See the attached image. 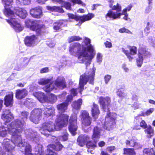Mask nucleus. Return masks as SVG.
<instances>
[{
	"label": "nucleus",
	"instance_id": "nucleus-51",
	"mask_svg": "<svg viewBox=\"0 0 155 155\" xmlns=\"http://www.w3.org/2000/svg\"><path fill=\"white\" fill-rule=\"evenodd\" d=\"M119 32L121 33H127L128 34H131V32L128 29L124 27L121 28L119 29Z\"/></svg>",
	"mask_w": 155,
	"mask_h": 155
},
{
	"label": "nucleus",
	"instance_id": "nucleus-11",
	"mask_svg": "<svg viewBox=\"0 0 155 155\" xmlns=\"http://www.w3.org/2000/svg\"><path fill=\"white\" fill-rule=\"evenodd\" d=\"M79 117L82 120V127L85 132H87L91 130L90 127L86 129L87 127L89 126L91 123V118L89 115V113L85 110H81Z\"/></svg>",
	"mask_w": 155,
	"mask_h": 155
},
{
	"label": "nucleus",
	"instance_id": "nucleus-25",
	"mask_svg": "<svg viewBox=\"0 0 155 155\" xmlns=\"http://www.w3.org/2000/svg\"><path fill=\"white\" fill-rule=\"evenodd\" d=\"M30 14L34 18H40L42 13L41 9L38 7L31 8L30 11Z\"/></svg>",
	"mask_w": 155,
	"mask_h": 155
},
{
	"label": "nucleus",
	"instance_id": "nucleus-36",
	"mask_svg": "<svg viewBox=\"0 0 155 155\" xmlns=\"http://www.w3.org/2000/svg\"><path fill=\"white\" fill-rule=\"evenodd\" d=\"M68 106L67 104L64 102L57 105V108L59 111L64 112L67 109Z\"/></svg>",
	"mask_w": 155,
	"mask_h": 155
},
{
	"label": "nucleus",
	"instance_id": "nucleus-55",
	"mask_svg": "<svg viewBox=\"0 0 155 155\" xmlns=\"http://www.w3.org/2000/svg\"><path fill=\"white\" fill-rule=\"evenodd\" d=\"M104 44L107 48H110L112 47V43L109 41H106V42L104 43Z\"/></svg>",
	"mask_w": 155,
	"mask_h": 155
},
{
	"label": "nucleus",
	"instance_id": "nucleus-2",
	"mask_svg": "<svg viewBox=\"0 0 155 155\" xmlns=\"http://www.w3.org/2000/svg\"><path fill=\"white\" fill-rule=\"evenodd\" d=\"M14 118L12 114L9 109H6L3 111V114L2 116V118L5 122L4 125L0 127V136L5 137L7 134V132L12 136V140L15 141L16 138L20 140L21 133H19L18 129L15 125L13 127H10L11 123L9 124L8 123L12 120Z\"/></svg>",
	"mask_w": 155,
	"mask_h": 155
},
{
	"label": "nucleus",
	"instance_id": "nucleus-12",
	"mask_svg": "<svg viewBox=\"0 0 155 155\" xmlns=\"http://www.w3.org/2000/svg\"><path fill=\"white\" fill-rule=\"evenodd\" d=\"M68 17V21L72 22L71 20H74L78 21H80L81 23L84 22L91 20L94 16V15L92 14H88L87 15H84L82 16L77 15H74L73 14L68 13L67 14Z\"/></svg>",
	"mask_w": 155,
	"mask_h": 155
},
{
	"label": "nucleus",
	"instance_id": "nucleus-53",
	"mask_svg": "<svg viewBox=\"0 0 155 155\" xmlns=\"http://www.w3.org/2000/svg\"><path fill=\"white\" fill-rule=\"evenodd\" d=\"M71 4L68 2H65L64 4V7L67 9L70 10L71 8Z\"/></svg>",
	"mask_w": 155,
	"mask_h": 155
},
{
	"label": "nucleus",
	"instance_id": "nucleus-35",
	"mask_svg": "<svg viewBox=\"0 0 155 155\" xmlns=\"http://www.w3.org/2000/svg\"><path fill=\"white\" fill-rule=\"evenodd\" d=\"M47 101L45 102H49L52 104L55 102L57 100V97L56 96L53 94H51L48 96L47 97Z\"/></svg>",
	"mask_w": 155,
	"mask_h": 155
},
{
	"label": "nucleus",
	"instance_id": "nucleus-18",
	"mask_svg": "<svg viewBox=\"0 0 155 155\" xmlns=\"http://www.w3.org/2000/svg\"><path fill=\"white\" fill-rule=\"evenodd\" d=\"M82 49L81 45L79 43L75 42L71 44L69 47V51L70 53L71 54H73L75 52L77 53L78 54V58L79 59L82 57H84L83 56H80L81 51Z\"/></svg>",
	"mask_w": 155,
	"mask_h": 155
},
{
	"label": "nucleus",
	"instance_id": "nucleus-27",
	"mask_svg": "<svg viewBox=\"0 0 155 155\" xmlns=\"http://www.w3.org/2000/svg\"><path fill=\"white\" fill-rule=\"evenodd\" d=\"M136 139L135 137H132V138L129 140H126V143L128 146L134 147L136 149H138L141 147V145L137 142Z\"/></svg>",
	"mask_w": 155,
	"mask_h": 155
},
{
	"label": "nucleus",
	"instance_id": "nucleus-30",
	"mask_svg": "<svg viewBox=\"0 0 155 155\" xmlns=\"http://www.w3.org/2000/svg\"><path fill=\"white\" fill-rule=\"evenodd\" d=\"M42 111L45 117H52L55 115V109L53 107L50 108H45L43 109Z\"/></svg>",
	"mask_w": 155,
	"mask_h": 155
},
{
	"label": "nucleus",
	"instance_id": "nucleus-33",
	"mask_svg": "<svg viewBox=\"0 0 155 155\" xmlns=\"http://www.w3.org/2000/svg\"><path fill=\"white\" fill-rule=\"evenodd\" d=\"M82 100L81 98L79 99L77 101L74 102L72 104V106L73 110H80L81 108V105L82 104Z\"/></svg>",
	"mask_w": 155,
	"mask_h": 155
},
{
	"label": "nucleus",
	"instance_id": "nucleus-57",
	"mask_svg": "<svg viewBox=\"0 0 155 155\" xmlns=\"http://www.w3.org/2000/svg\"><path fill=\"white\" fill-rule=\"evenodd\" d=\"M154 110V109L152 108L148 110L146 112L145 114L146 115L148 116L150 115L151 114Z\"/></svg>",
	"mask_w": 155,
	"mask_h": 155
},
{
	"label": "nucleus",
	"instance_id": "nucleus-49",
	"mask_svg": "<svg viewBox=\"0 0 155 155\" xmlns=\"http://www.w3.org/2000/svg\"><path fill=\"white\" fill-rule=\"evenodd\" d=\"M24 104L26 105L28 108H30L33 107L34 104V102H31V100L29 99L26 101L24 103Z\"/></svg>",
	"mask_w": 155,
	"mask_h": 155
},
{
	"label": "nucleus",
	"instance_id": "nucleus-28",
	"mask_svg": "<svg viewBox=\"0 0 155 155\" xmlns=\"http://www.w3.org/2000/svg\"><path fill=\"white\" fill-rule=\"evenodd\" d=\"M91 114L94 119H96L100 113L98 106L97 104L93 103L91 106Z\"/></svg>",
	"mask_w": 155,
	"mask_h": 155
},
{
	"label": "nucleus",
	"instance_id": "nucleus-56",
	"mask_svg": "<svg viewBox=\"0 0 155 155\" xmlns=\"http://www.w3.org/2000/svg\"><path fill=\"white\" fill-rule=\"evenodd\" d=\"M97 59L98 62H101L102 61V56L100 53H98L97 54Z\"/></svg>",
	"mask_w": 155,
	"mask_h": 155
},
{
	"label": "nucleus",
	"instance_id": "nucleus-15",
	"mask_svg": "<svg viewBox=\"0 0 155 155\" xmlns=\"http://www.w3.org/2000/svg\"><path fill=\"white\" fill-rule=\"evenodd\" d=\"M42 113V110L40 108L35 109L33 110L30 116V120L33 123L37 124L40 119Z\"/></svg>",
	"mask_w": 155,
	"mask_h": 155
},
{
	"label": "nucleus",
	"instance_id": "nucleus-58",
	"mask_svg": "<svg viewBox=\"0 0 155 155\" xmlns=\"http://www.w3.org/2000/svg\"><path fill=\"white\" fill-rule=\"evenodd\" d=\"M14 19H15L12 18L10 19H6V20L9 24L13 25L14 22L15 21L14 20Z\"/></svg>",
	"mask_w": 155,
	"mask_h": 155
},
{
	"label": "nucleus",
	"instance_id": "nucleus-7",
	"mask_svg": "<svg viewBox=\"0 0 155 155\" xmlns=\"http://www.w3.org/2000/svg\"><path fill=\"white\" fill-rule=\"evenodd\" d=\"M66 87L65 82L64 78L59 77L54 82H52L50 84H47L43 89L46 92H50L54 89L56 90L57 88L62 89Z\"/></svg>",
	"mask_w": 155,
	"mask_h": 155
},
{
	"label": "nucleus",
	"instance_id": "nucleus-29",
	"mask_svg": "<svg viewBox=\"0 0 155 155\" xmlns=\"http://www.w3.org/2000/svg\"><path fill=\"white\" fill-rule=\"evenodd\" d=\"M28 93V91L25 89H18L16 91L15 97L18 99H21L26 96Z\"/></svg>",
	"mask_w": 155,
	"mask_h": 155
},
{
	"label": "nucleus",
	"instance_id": "nucleus-26",
	"mask_svg": "<svg viewBox=\"0 0 155 155\" xmlns=\"http://www.w3.org/2000/svg\"><path fill=\"white\" fill-rule=\"evenodd\" d=\"M37 39L35 35L26 36L24 39L25 44L26 46L30 47L35 43V40Z\"/></svg>",
	"mask_w": 155,
	"mask_h": 155
},
{
	"label": "nucleus",
	"instance_id": "nucleus-42",
	"mask_svg": "<svg viewBox=\"0 0 155 155\" xmlns=\"http://www.w3.org/2000/svg\"><path fill=\"white\" fill-rule=\"evenodd\" d=\"M124 153L126 155H135L134 150L132 148L126 149L124 150Z\"/></svg>",
	"mask_w": 155,
	"mask_h": 155
},
{
	"label": "nucleus",
	"instance_id": "nucleus-10",
	"mask_svg": "<svg viewBox=\"0 0 155 155\" xmlns=\"http://www.w3.org/2000/svg\"><path fill=\"white\" fill-rule=\"evenodd\" d=\"M116 114L115 113H107L104 123V128L107 130H110L114 127L115 124Z\"/></svg>",
	"mask_w": 155,
	"mask_h": 155
},
{
	"label": "nucleus",
	"instance_id": "nucleus-21",
	"mask_svg": "<svg viewBox=\"0 0 155 155\" xmlns=\"http://www.w3.org/2000/svg\"><path fill=\"white\" fill-rule=\"evenodd\" d=\"M68 20L60 19L54 22L53 25V28L56 31H58L62 27L67 26L66 22Z\"/></svg>",
	"mask_w": 155,
	"mask_h": 155
},
{
	"label": "nucleus",
	"instance_id": "nucleus-47",
	"mask_svg": "<svg viewBox=\"0 0 155 155\" xmlns=\"http://www.w3.org/2000/svg\"><path fill=\"white\" fill-rule=\"evenodd\" d=\"M112 10H116L117 12H120L121 10V7L117 3L116 5H114L112 8Z\"/></svg>",
	"mask_w": 155,
	"mask_h": 155
},
{
	"label": "nucleus",
	"instance_id": "nucleus-61",
	"mask_svg": "<svg viewBox=\"0 0 155 155\" xmlns=\"http://www.w3.org/2000/svg\"><path fill=\"white\" fill-rule=\"evenodd\" d=\"M48 71V68H42L40 70V73H46Z\"/></svg>",
	"mask_w": 155,
	"mask_h": 155
},
{
	"label": "nucleus",
	"instance_id": "nucleus-46",
	"mask_svg": "<svg viewBox=\"0 0 155 155\" xmlns=\"http://www.w3.org/2000/svg\"><path fill=\"white\" fill-rule=\"evenodd\" d=\"M68 138V134L66 132H65L63 134L59 137V140L61 141H66Z\"/></svg>",
	"mask_w": 155,
	"mask_h": 155
},
{
	"label": "nucleus",
	"instance_id": "nucleus-43",
	"mask_svg": "<svg viewBox=\"0 0 155 155\" xmlns=\"http://www.w3.org/2000/svg\"><path fill=\"white\" fill-rule=\"evenodd\" d=\"M16 2L18 4L21 5H27L30 2V0H16Z\"/></svg>",
	"mask_w": 155,
	"mask_h": 155
},
{
	"label": "nucleus",
	"instance_id": "nucleus-14",
	"mask_svg": "<svg viewBox=\"0 0 155 155\" xmlns=\"http://www.w3.org/2000/svg\"><path fill=\"white\" fill-rule=\"evenodd\" d=\"M27 139L33 143H38L39 140V136L36 131L32 129H28L25 131Z\"/></svg>",
	"mask_w": 155,
	"mask_h": 155
},
{
	"label": "nucleus",
	"instance_id": "nucleus-50",
	"mask_svg": "<svg viewBox=\"0 0 155 155\" xmlns=\"http://www.w3.org/2000/svg\"><path fill=\"white\" fill-rule=\"evenodd\" d=\"M73 99V96L71 95H69L67 97L66 100L64 102L68 105L69 103L71 102Z\"/></svg>",
	"mask_w": 155,
	"mask_h": 155
},
{
	"label": "nucleus",
	"instance_id": "nucleus-64",
	"mask_svg": "<svg viewBox=\"0 0 155 155\" xmlns=\"http://www.w3.org/2000/svg\"><path fill=\"white\" fill-rule=\"evenodd\" d=\"M132 99L133 100L137 101L138 99V97L136 95L134 94L133 95Z\"/></svg>",
	"mask_w": 155,
	"mask_h": 155
},
{
	"label": "nucleus",
	"instance_id": "nucleus-5",
	"mask_svg": "<svg viewBox=\"0 0 155 155\" xmlns=\"http://www.w3.org/2000/svg\"><path fill=\"white\" fill-rule=\"evenodd\" d=\"M40 20H27L25 23L26 26L31 30L36 32V35L40 36L45 31L46 28L44 25L41 24Z\"/></svg>",
	"mask_w": 155,
	"mask_h": 155
},
{
	"label": "nucleus",
	"instance_id": "nucleus-4",
	"mask_svg": "<svg viewBox=\"0 0 155 155\" xmlns=\"http://www.w3.org/2000/svg\"><path fill=\"white\" fill-rule=\"evenodd\" d=\"M95 71V68H90L88 72H86L81 75L80 78L79 87L76 89L73 88L71 89L70 91V95L73 97L75 96L78 94V92H79L81 94V92L84 90V86L86 84L87 81H89V84L93 85Z\"/></svg>",
	"mask_w": 155,
	"mask_h": 155
},
{
	"label": "nucleus",
	"instance_id": "nucleus-40",
	"mask_svg": "<svg viewBox=\"0 0 155 155\" xmlns=\"http://www.w3.org/2000/svg\"><path fill=\"white\" fill-rule=\"evenodd\" d=\"M13 26V28L16 32H20L23 30L21 25L16 21L14 22Z\"/></svg>",
	"mask_w": 155,
	"mask_h": 155
},
{
	"label": "nucleus",
	"instance_id": "nucleus-20",
	"mask_svg": "<svg viewBox=\"0 0 155 155\" xmlns=\"http://www.w3.org/2000/svg\"><path fill=\"white\" fill-rule=\"evenodd\" d=\"M102 131V129L100 125H98L94 127L92 138L95 143L97 142L98 139L100 138L101 133Z\"/></svg>",
	"mask_w": 155,
	"mask_h": 155
},
{
	"label": "nucleus",
	"instance_id": "nucleus-19",
	"mask_svg": "<svg viewBox=\"0 0 155 155\" xmlns=\"http://www.w3.org/2000/svg\"><path fill=\"white\" fill-rule=\"evenodd\" d=\"M99 102L104 110L108 112L110 107V103L111 100L110 98L108 97H101L99 98Z\"/></svg>",
	"mask_w": 155,
	"mask_h": 155
},
{
	"label": "nucleus",
	"instance_id": "nucleus-32",
	"mask_svg": "<svg viewBox=\"0 0 155 155\" xmlns=\"http://www.w3.org/2000/svg\"><path fill=\"white\" fill-rule=\"evenodd\" d=\"M34 96L40 101L41 102H45L47 96L41 92H35L33 93Z\"/></svg>",
	"mask_w": 155,
	"mask_h": 155
},
{
	"label": "nucleus",
	"instance_id": "nucleus-38",
	"mask_svg": "<svg viewBox=\"0 0 155 155\" xmlns=\"http://www.w3.org/2000/svg\"><path fill=\"white\" fill-rule=\"evenodd\" d=\"M49 9L53 12L54 11L61 13H63L64 12V11L62 8L60 6H53L50 7Z\"/></svg>",
	"mask_w": 155,
	"mask_h": 155
},
{
	"label": "nucleus",
	"instance_id": "nucleus-63",
	"mask_svg": "<svg viewBox=\"0 0 155 155\" xmlns=\"http://www.w3.org/2000/svg\"><path fill=\"white\" fill-rule=\"evenodd\" d=\"M105 143L104 141H101L98 143V145L100 147L104 146L105 145Z\"/></svg>",
	"mask_w": 155,
	"mask_h": 155
},
{
	"label": "nucleus",
	"instance_id": "nucleus-8",
	"mask_svg": "<svg viewBox=\"0 0 155 155\" xmlns=\"http://www.w3.org/2000/svg\"><path fill=\"white\" fill-rule=\"evenodd\" d=\"M89 137L85 135L81 134L80 135L77 139V142L78 144L81 146H83L86 143V146L88 148L87 151L91 153H93V150L96 147L95 143H93L91 141L88 142Z\"/></svg>",
	"mask_w": 155,
	"mask_h": 155
},
{
	"label": "nucleus",
	"instance_id": "nucleus-60",
	"mask_svg": "<svg viewBox=\"0 0 155 155\" xmlns=\"http://www.w3.org/2000/svg\"><path fill=\"white\" fill-rule=\"evenodd\" d=\"M66 94L67 93L66 92L64 91L61 94L59 95L58 97L59 98L63 99L65 97Z\"/></svg>",
	"mask_w": 155,
	"mask_h": 155
},
{
	"label": "nucleus",
	"instance_id": "nucleus-44",
	"mask_svg": "<svg viewBox=\"0 0 155 155\" xmlns=\"http://www.w3.org/2000/svg\"><path fill=\"white\" fill-rule=\"evenodd\" d=\"M51 80L49 79H45L42 78L40 79L38 81V83L40 85H44L50 82Z\"/></svg>",
	"mask_w": 155,
	"mask_h": 155
},
{
	"label": "nucleus",
	"instance_id": "nucleus-24",
	"mask_svg": "<svg viewBox=\"0 0 155 155\" xmlns=\"http://www.w3.org/2000/svg\"><path fill=\"white\" fill-rule=\"evenodd\" d=\"M146 51L143 50H140L138 51V58L137 59V64L138 67H141L143 61V57L146 56Z\"/></svg>",
	"mask_w": 155,
	"mask_h": 155
},
{
	"label": "nucleus",
	"instance_id": "nucleus-41",
	"mask_svg": "<svg viewBox=\"0 0 155 155\" xmlns=\"http://www.w3.org/2000/svg\"><path fill=\"white\" fill-rule=\"evenodd\" d=\"M82 39V38L78 36H72L69 37L68 39V42L69 43H71V42L79 41Z\"/></svg>",
	"mask_w": 155,
	"mask_h": 155
},
{
	"label": "nucleus",
	"instance_id": "nucleus-45",
	"mask_svg": "<svg viewBox=\"0 0 155 155\" xmlns=\"http://www.w3.org/2000/svg\"><path fill=\"white\" fill-rule=\"evenodd\" d=\"M123 51L127 56L129 61H132L134 59V57L132 56L131 54H130L128 50L124 49L123 50Z\"/></svg>",
	"mask_w": 155,
	"mask_h": 155
},
{
	"label": "nucleus",
	"instance_id": "nucleus-31",
	"mask_svg": "<svg viewBox=\"0 0 155 155\" xmlns=\"http://www.w3.org/2000/svg\"><path fill=\"white\" fill-rule=\"evenodd\" d=\"M13 94L12 93H11L8 94L6 95L5 98V104L7 106H12L13 104Z\"/></svg>",
	"mask_w": 155,
	"mask_h": 155
},
{
	"label": "nucleus",
	"instance_id": "nucleus-52",
	"mask_svg": "<svg viewBox=\"0 0 155 155\" xmlns=\"http://www.w3.org/2000/svg\"><path fill=\"white\" fill-rule=\"evenodd\" d=\"M111 78V76L109 75H107L104 77L105 83L106 84H107Z\"/></svg>",
	"mask_w": 155,
	"mask_h": 155
},
{
	"label": "nucleus",
	"instance_id": "nucleus-37",
	"mask_svg": "<svg viewBox=\"0 0 155 155\" xmlns=\"http://www.w3.org/2000/svg\"><path fill=\"white\" fill-rule=\"evenodd\" d=\"M144 155H155L154 148L145 149L143 150Z\"/></svg>",
	"mask_w": 155,
	"mask_h": 155
},
{
	"label": "nucleus",
	"instance_id": "nucleus-13",
	"mask_svg": "<svg viewBox=\"0 0 155 155\" xmlns=\"http://www.w3.org/2000/svg\"><path fill=\"white\" fill-rule=\"evenodd\" d=\"M15 14L21 18L24 19L26 17L27 12L24 9L17 7L15 8L13 10H11L5 16L8 17L14 15Z\"/></svg>",
	"mask_w": 155,
	"mask_h": 155
},
{
	"label": "nucleus",
	"instance_id": "nucleus-22",
	"mask_svg": "<svg viewBox=\"0 0 155 155\" xmlns=\"http://www.w3.org/2000/svg\"><path fill=\"white\" fill-rule=\"evenodd\" d=\"M2 2L4 5V8L3 11L4 14L6 15L11 10L13 0H2Z\"/></svg>",
	"mask_w": 155,
	"mask_h": 155
},
{
	"label": "nucleus",
	"instance_id": "nucleus-59",
	"mask_svg": "<svg viewBox=\"0 0 155 155\" xmlns=\"http://www.w3.org/2000/svg\"><path fill=\"white\" fill-rule=\"evenodd\" d=\"M139 104L137 102H134V103L131 105L132 107L134 108L135 109H138L139 107Z\"/></svg>",
	"mask_w": 155,
	"mask_h": 155
},
{
	"label": "nucleus",
	"instance_id": "nucleus-48",
	"mask_svg": "<svg viewBox=\"0 0 155 155\" xmlns=\"http://www.w3.org/2000/svg\"><path fill=\"white\" fill-rule=\"evenodd\" d=\"M129 49L130 51L129 53L131 54V55H134L136 54L137 48L136 46H130Z\"/></svg>",
	"mask_w": 155,
	"mask_h": 155
},
{
	"label": "nucleus",
	"instance_id": "nucleus-9",
	"mask_svg": "<svg viewBox=\"0 0 155 155\" xmlns=\"http://www.w3.org/2000/svg\"><path fill=\"white\" fill-rule=\"evenodd\" d=\"M29 115V113L26 111H23L21 113V118L22 120L19 119H16L15 121L11 123L10 127H13L14 125L18 129L19 133H22L23 130V126L24 125L25 122L27 120L28 117Z\"/></svg>",
	"mask_w": 155,
	"mask_h": 155
},
{
	"label": "nucleus",
	"instance_id": "nucleus-17",
	"mask_svg": "<svg viewBox=\"0 0 155 155\" xmlns=\"http://www.w3.org/2000/svg\"><path fill=\"white\" fill-rule=\"evenodd\" d=\"M51 141L55 144H50L48 146L47 150L53 151V150L58 151L60 150L63 147V145L61 144L58 140V138L54 136H52L51 138Z\"/></svg>",
	"mask_w": 155,
	"mask_h": 155
},
{
	"label": "nucleus",
	"instance_id": "nucleus-23",
	"mask_svg": "<svg viewBox=\"0 0 155 155\" xmlns=\"http://www.w3.org/2000/svg\"><path fill=\"white\" fill-rule=\"evenodd\" d=\"M122 14L114 12L111 9H110L108 11L107 13L105 15V17L106 19L109 18L114 20L120 18Z\"/></svg>",
	"mask_w": 155,
	"mask_h": 155
},
{
	"label": "nucleus",
	"instance_id": "nucleus-1",
	"mask_svg": "<svg viewBox=\"0 0 155 155\" xmlns=\"http://www.w3.org/2000/svg\"><path fill=\"white\" fill-rule=\"evenodd\" d=\"M2 145L3 149L8 152H10L14 149L15 146H17L19 147H24L25 155H33L31 153L32 149L31 146L23 140L21 139V134L20 140L16 138V140L15 141L12 140V137L11 140L8 138L5 139ZM34 150L35 152V155H44V153L41 144H37L34 149Z\"/></svg>",
	"mask_w": 155,
	"mask_h": 155
},
{
	"label": "nucleus",
	"instance_id": "nucleus-3",
	"mask_svg": "<svg viewBox=\"0 0 155 155\" xmlns=\"http://www.w3.org/2000/svg\"><path fill=\"white\" fill-rule=\"evenodd\" d=\"M68 116L59 113L55 119L56 126L52 121H48L42 124L40 131L41 134L47 136L48 132L54 131L55 130H59L60 128L66 126L68 124Z\"/></svg>",
	"mask_w": 155,
	"mask_h": 155
},
{
	"label": "nucleus",
	"instance_id": "nucleus-34",
	"mask_svg": "<svg viewBox=\"0 0 155 155\" xmlns=\"http://www.w3.org/2000/svg\"><path fill=\"white\" fill-rule=\"evenodd\" d=\"M146 128L144 131L147 134V137L148 138H150L154 135L153 130L150 126H148Z\"/></svg>",
	"mask_w": 155,
	"mask_h": 155
},
{
	"label": "nucleus",
	"instance_id": "nucleus-6",
	"mask_svg": "<svg viewBox=\"0 0 155 155\" xmlns=\"http://www.w3.org/2000/svg\"><path fill=\"white\" fill-rule=\"evenodd\" d=\"M83 42L84 43V45H81L82 50L80 56H82L84 57H88L92 59L95 55V52L93 47L91 44L90 39L88 38L85 37Z\"/></svg>",
	"mask_w": 155,
	"mask_h": 155
},
{
	"label": "nucleus",
	"instance_id": "nucleus-54",
	"mask_svg": "<svg viewBox=\"0 0 155 155\" xmlns=\"http://www.w3.org/2000/svg\"><path fill=\"white\" fill-rule=\"evenodd\" d=\"M140 126L143 129H146L148 126L145 122L144 120H142L140 123Z\"/></svg>",
	"mask_w": 155,
	"mask_h": 155
},
{
	"label": "nucleus",
	"instance_id": "nucleus-62",
	"mask_svg": "<svg viewBox=\"0 0 155 155\" xmlns=\"http://www.w3.org/2000/svg\"><path fill=\"white\" fill-rule=\"evenodd\" d=\"M115 147L114 146H111L107 148V150L110 152H111L112 151L115 149Z\"/></svg>",
	"mask_w": 155,
	"mask_h": 155
},
{
	"label": "nucleus",
	"instance_id": "nucleus-16",
	"mask_svg": "<svg viewBox=\"0 0 155 155\" xmlns=\"http://www.w3.org/2000/svg\"><path fill=\"white\" fill-rule=\"evenodd\" d=\"M77 115L74 114L71 117L69 120L70 125L68 127L69 130L73 135L76 134V131L77 129Z\"/></svg>",
	"mask_w": 155,
	"mask_h": 155
},
{
	"label": "nucleus",
	"instance_id": "nucleus-39",
	"mask_svg": "<svg viewBox=\"0 0 155 155\" xmlns=\"http://www.w3.org/2000/svg\"><path fill=\"white\" fill-rule=\"evenodd\" d=\"M117 94L118 96L122 98H125L127 96V94L125 92L123 89L121 88L118 89L117 92Z\"/></svg>",
	"mask_w": 155,
	"mask_h": 155
}]
</instances>
